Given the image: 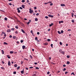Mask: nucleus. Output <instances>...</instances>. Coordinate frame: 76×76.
Masks as SVG:
<instances>
[{
    "mask_svg": "<svg viewBox=\"0 0 76 76\" xmlns=\"http://www.w3.org/2000/svg\"><path fill=\"white\" fill-rule=\"evenodd\" d=\"M47 74L48 75H49V74H50V72L48 71L47 73Z\"/></svg>",
    "mask_w": 76,
    "mask_h": 76,
    "instance_id": "49530a36",
    "label": "nucleus"
},
{
    "mask_svg": "<svg viewBox=\"0 0 76 76\" xmlns=\"http://www.w3.org/2000/svg\"><path fill=\"white\" fill-rule=\"evenodd\" d=\"M48 16H49V17H50V18H53L54 17V16H53V15H51L50 14H49L48 15Z\"/></svg>",
    "mask_w": 76,
    "mask_h": 76,
    "instance_id": "f03ea898",
    "label": "nucleus"
},
{
    "mask_svg": "<svg viewBox=\"0 0 76 76\" xmlns=\"http://www.w3.org/2000/svg\"><path fill=\"white\" fill-rule=\"evenodd\" d=\"M37 35H39V32H37Z\"/></svg>",
    "mask_w": 76,
    "mask_h": 76,
    "instance_id": "e2e57ef3",
    "label": "nucleus"
},
{
    "mask_svg": "<svg viewBox=\"0 0 76 76\" xmlns=\"http://www.w3.org/2000/svg\"><path fill=\"white\" fill-rule=\"evenodd\" d=\"M32 10H29V13H30L31 14H32Z\"/></svg>",
    "mask_w": 76,
    "mask_h": 76,
    "instance_id": "f8f14e48",
    "label": "nucleus"
},
{
    "mask_svg": "<svg viewBox=\"0 0 76 76\" xmlns=\"http://www.w3.org/2000/svg\"><path fill=\"white\" fill-rule=\"evenodd\" d=\"M53 44H51L50 46L52 48H53Z\"/></svg>",
    "mask_w": 76,
    "mask_h": 76,
    "instance_id": "58836bf2",
    "label": "nucleus"
},
{
    "mask_svg": "<svg viewBox=\"0 0 76 76\" xmlns=\"http://www.w3.org/2000/svg\"><path fill=\"white\" fill-rule=\"evenodd\" d=\"M20 69V66H18L17 67V70H19Z\"/></svg>",
    "mask_w": 76,
    "mask_h": 76,
    "instance_id": "a19ab883",
    "label": "nucleus"
},
{
    "mask_svg": "<svg viewBox=\"0 0 76 76\" xmlns=\"http://www.w3.org/2000/svg\"><path fill=\"white\" fill-rule=\"evenodd\" d=\"M38 73V72H37L36 71L34 72V74L32 75V76H37V75H36L35 73Z\"/></svg>",
    "mask_w": 76,
    "mask_h": 76,
    "instance_id": "f257e3e1",
    "label": "nucleus"
},
{
    "mask_svg": "<svg viewBox=\"0 0 76 76\" xmlns=\"http://www.w3.org/2000/svg\"><path fill=\"white\" fill-rule=\"evenodd\" d=\"M71 15H72V17H73V16H74V13H73V12H72Z\"/></svg>",
    "mask_w": 76,
    "mask_h": 76,
    "instance_id": "dca6fc26",
    "label": "nucleus"
},
{
    "mask_svg": "<svg viewBox=\"0 0 76 76\" xmlns=\"http://www.w3.org/2000/svg\"><path fill=\"white\" fill-rule=\"evenodd\" d=\"M55 41L56 42H57V41H58V40H57V39H55Z\"/></svg>",
    "mask_w": 76,
    "mask_h": 76,
    "instance_id": "13d9d810",
    "label": "nucleus"
},
{
    "mask_svg": "<svg viewBox=\"0 0 76 76\" xmlns=\"http://www.w3.org/2000/svg\"><path fill=\"white\" fill-rule=\"evenodd\" d=\"M71 21L72 22V23H75V21L74 20H71Z\"/></svg>",
    "mask_w": 76,
    "mask_h": 76,
    "instance_id": "7c9ffc66",
    "label": "nucleus"
},
{
    "mask_svg": "<svg viewBox=\"0 0 76 76\" xmlns=\"http://www.w3.org/2000/svg\"><path fill=\"white\" fill-rule=\"evenodd\" d=\"M34 10H36L37 9V7H34Z\"/></svg>",
    "mask_w": 76,
    "mask_h": 76,
    "instance_id": "37998d69",
    "label": "nucleus"
},
{
    "mask_svg": "<svg viewBox=\"0 0 76 76\" xmlns=\"http://www.w3.org/2000/svg\"><path fill=\"white\" fill-rule=\"evenodd\" d=\"M14 67H17V66H18V65L15 64V65L14 66Z\"/></svg>",
    "mask_w": 76,
    "mask_h": 76,
    "instance_id": "412c9836",
    "label": "nucleus"
},
{
    "mask_svg": "<svg viewBox=\"0 0 76 76\" xmlns=\"http://www.w3.org/2000/svg\"><path fill=\"white\" fill-rule=\"evenodd\" d=\"M69 73V72H65V74L66 75V74H67V73Z\"/></svg>",
    "mask_w": 76,
    "mask_h": 76,
    "instance_id": "680f3d73",
    "label": "nucleus"
},
{
    "mask_svg": "<svg viewBox=\"0 0 76 76\" xmlns=\"http://www.w3.org/2000/svg\"><path fill=\"white\" fill-rule=\"evenodd\" d=\"M20 9H21V10L23 9V8H22V7H20Z\"/></svg>",
    "mask_w": 76,
    "mask_h": 76,
    "instance_id": "3c124183",
    "label": "nucleus"
},
{
    "mask_svg": "<svg viewBox=\"0 0 76 76\" xmlns=\"http://www.w3.org/2000/svg\"><path fill=\"white\" fill-rule=\"evenodd\" d=\"M10 54H13V51H10Z\"/></svg>",
    "mask_w": 76,
    "mask_h": 76,
    "instance_id": "393cba45",
    "label": "nucleus"
},
{
    "mask_svg": "<svg viewBox=\"0 0 76 76\" xmlns=\"http://www.w3.org/2000/svg\"><path fill=\"white\" fill-rule=\"evenodd\" d=\"M7 57L8 58H10V56H9V55H8L7 56Z\"/></svg>",
    "mask_w": 76,
    "mask_h": 76,
    "instance_id": "f3484780",
    "label": "nucleus"
},
{
    "mask_svg": "<svg viewBox=\"0 0 76 76\" xmlns=\"http://www.w3.org/2000/svg\"><path fill=\"white\" fill-rule=\"evenodd\" d=\"M30 57L31 58H33L32 57V56H31V55H30Z\"/></svg>",
    "mask_w": 76,
    "mask_h": 76,
    "instance_id": "e433bc0d",
    "label": "nucleus"
},
{
    "mask_svg": "<svg viewBox=\"0 0 76 76\" xmlns=\"http://www.w3.org/2000/svg\"><path fill=\"white\" fill-rule=\"evenodd\" d=\"M10 65H11L10 62V61H9L8 63V66H10Z\"/></svg>",
    "mask_w": 76,
    "mask_h": 76,
    "instance_id": "39448f33",
    "label": "nucleus"
},
{
    "mask_svg": "<svg viewBox=\"0 0 76 76\" xmlns=\"http://www.w3.org/2000/svg\"><path fill=\"white\" fill-rule=\"evenodd\" d=\"M1 51L2 52V54H4V50H1Z\"/></svg>",
    "mask_w": 76,
    "mask_h": 76,
    "instance_id": "1a4fd4ad",
    "label": "nucleus"
},
{
    "mask_svg": "<svg viewBox=\"0 0 76 76\" xmlns=\"http://www.w3.org/2000/svg\"><path fill=\"white\" fill-rule=\"evenodd\" d=\"M51 41V40L50 39H48V41Z\"/></svg>",
    "mask_w": 76,
    "mask_h": 76,
    "instance_id": "864d4df0",
    "label": "nucleus"
},
{
    "mask_svg": "<svg viewBox=\"0 0 76 76\" xmlns=\"http://www.w3.org/2000/svg\"><path fill=\"white\" fill-rule=\"evenodd\" d=\"M36 16H38L39 15V13H38L36 14Z\"/></svg>",
    "mask_w": 76,
    "mask_h": 76,
    "instance_id": "8fccbe9b",
    "label": "nucleus"
},
{
    "mask_svg": "<svg viewBox=\"0 0 76 76\" xmlns=\"http://www.w3.org/2000/svg\"><path fill=\"white\" fill-rule=\"evenodd\" d=\"M34 64H35V65H36V64H37V62H35Z\"/></svg>",
    "mask_w": 76,
    "mask_h": 76,
    "instance_id": "69168bd1",
    "label": "nucleus"
},
{
    "mask_svg": "<svg viewBox=\"0 0 76 76\" xmlns=\"http://www.w3.org/2000/svg\"><path fill=\"white\" fill-rule=\"evenodd\" d=\"M44 4H48V2L45 3H44Z\"/></svg>",
    "mask_w": 76,
    "mask_h": 76,
    "instance_id": "5fc2aeb1",
    "label": "nucleus"
},
{
    "mask_svg": "<svg viewBox=\"0 0 76 76\" xmlns=\"http://www.w3.org/2000/svg\"><path fill=\"white\" fill-rule=\"evenodd\" d=\"M10 38H12V35H10L9 36Z\"/></svg>",
    "mask_w": 76,
    "mask_h": 76,
    "instance_id": "de8ad7c7",
    "label": "nucleus"
},
{
    "mask_svg": "<svg viewBox=\"0 0 76 76\" xmlns=\"http://www.w3.org/2000/svg\"><path fill=\"white\" fill-rule=\"evenodd\" d=\"M26 47L25 46V45H23L22 46V48H23V50H24V49H25V48Z\"/></svg>",
    "mask_w": 76,
    "mask_h": 76,
    "instance_id": "9b49d317",
    "label": "nucleus"
},
{
    "mask_svg": "<svg viewBox=\"0 0 76 76\" xmlns=\"http://www.w3.org/2000/svg\"><path fill=\"white\" fill-rule=\"evenodd\" d=\"M4 37H6V34H5L4 35Z\"/></svg>",
    "mask_w": 76,
    "mask_h": 76,
    "instance_id": "338daca9",
    "label": "nucleus"
},
{
    "mask_svg": "<svg viewBox=\"0 0 76 76\" xmlns=\"http://www.w3.org/2000/svg\"><path fill=\"white\" fill-rule=\"evenodd\" d=\"M48 4H49V3L51 4L52 3V1H49L48 2Z\"/></svg>",
    "mask_w": 76,
    "mask_h": 76,
    "instance_id": "2f4dec72",
    "label": "nucleus"
},
{
    "mask_svg": "<svg viewBox=\"0 0 76 76\" xmlns=\"http://www.w3.org/2000/svg\"><path fill=\"white\" fill-rule=\"evenodd\" d=\"M71 75H75V73H74V72H72L71 73Z\"/></svg>",
    "mask_w": 76,
    "mask_h": 76,
    "instance_id": "c03bdc74",
    "label": "nucleus"
},
{
    "mask_svg": "<svg viewBox=\"0 0 76 76\" xmlns=\"http://www.w3.org/2000/svg\"><path fill=\"white\" fill-rule=\"evenodd\" d=\"M21 31L22 32H23V33H24V34H25V31H24V30H23L21 29Z\"/></svg>",
    "mask_w": 76,
    "mask_h": 76,
    "instance_id": "a211bd4d",
    "label": "nucleus"
},
{
    "mask_svg": "<svg viewBox=\"0 0 76 76\" xmlns=\"http://www.w3.org/2000/svg\"><path fill=\"white\" fill-rule=\"evenodd\" d=\"M4 20H7V18L6 17H5L4 18Z\"/></svg>",
    "mask_w": 76,
    "mask_h": 76,
    "instance_id": "cd10ccee",
    "label": "nucleus"
},
{
    "mask_svg": "<svg viewBox=\"0 0 76 76\" xmlns=\"http://www.w3.org/2000/svg\"><path fill=\"white\" fill-rule=\"evenodd\" d=\"M67 64H70V62H69V61L67 62Z\"/></svg>",
    "mask_w": 76,
    "mask_h": 76,
    "instance_id": "c85d7f7f",
    "label": "nucleus"
},
{
    "mask_svg": "<svg viewBox=\"0 0 76 76\" xmlns=\"http://www.w3.org/2000/svg\"><path fill=\"white\" fill-rule=\"evenodd\" d=\"M35 69H38V70L39 69V68L38 67H36Z\"/></svg>",
    "mask_w": 76,
    "mask_h": 76,
    "instance_id": "a18cd8bd",
    "label": "nucleus"
},
{
    "mask_svg": "<svg viewBox=\"0 0 76 76\" xmlns=\"http://www.w3.org/2000/svg\"><path fill=\"white\" fill-rule=\"evenodd\" d=\"M15 34H18V31H16L15 32Z\"/></svg>",
    "mask_w": 76,
    "mask_h": 76,
    "instance_id": "bf43d9fd",
    "label": "nucleus"
},
{
    "mask_svg": "<svg viewBox=\"0 0 76 76\" xmlns=\"http://www.w3.org/2000/svg\"><path fill=\"white\" fill-rule=\"evenodd\" d=\"M61 22V23H64V21H60Z\"/></svg>",
    "mask_w": 76,
    "mask_h": 76,
    "instance_id": "4d7b16f0",
    "label": "nucleus"
},
{
    "mask_svg": "<svg viewBox=\"0 0 76 76\" xmlns=\"http://www.w3.org/2000/svg\"><path fill=\"white\" fill-rule=\"evenodd\" d=\"M50 6H53V3H51L50 4Z\"/></svg>",
    "mask_w": 76,
    "mask_h": 76,
    "instance_id": "052dcab7",
    "label": "nucleus"
},
{
    "mask_svg": "<svg viewBox=\"0 0 76 76\" xmlns=\"http://www.w3.org/2000/svg\"><path fill=\"white\" fill-rule=\"evenodd\" d=\"M61 6H62V7H63V6H65V4H61Z\"/></svg>",
    "mask_w": 76,
    "mask_h": 76,
    "instance_id": "423d86ee",
    "label": "nucleus"
},
{
    "mask_svg": "<svg viewBox=\"0 0 76 76\" xmlns=\"http://www.w3.org/2000/svg\"><path fill=\"white\" fill-rule=\"evenodd\" d=\"M9 5H10V6H11L12 5V3H10L9 4Z\"/></svg>",
    "mask_w": 76,
    "mask_h": 76,
    "instance_id": "0e129e2a",
    "label": "nucleus"
},
{
    "mask_svg": "<svg viewBox=\"0 0 76 76\" xmlns=\"http://www.w3.org/2000/svg\"><path fill=\"white\" fill-rule=\"evenodd\" d=\"M31 23V22H28L27 24H28V25H29V23Z\"/></svg>",
    "mask_w": 76,
    "mask_h": 76,
    "instance_id": "6e6d98bb",
    "label": "nucleus"
},
{
    "mask_svg": "<svg viewBox=\"0 0 76 76\" xmlns=\"http://www.w3.org/2000/svg\"><path fill=\"white\" fill-rule=\"evenodd\" d=\"M45 18H46V19H48V16H46L45 17Z\"/></svg>",
    "mask_w": 76,
    "mask_h": 76,
    "instance_id": "79ce46f5",
    "label": "nucleus"
},
{
    "mask_svg": "<svg viewBox=\"0 0 76 76\" xmlns=\"http://www.w3.org/2000/svg\"><path fill=\"white\" fill-rule=\"evenodd\" d=\"M66 70V69L65 68H64L63 69V72H64V71H65V70Z\"/></svg>",
    "mask_w": 76,
    "mask_h": 76,
    "instance_id": "a878e982",
    "label": "nucleus"
},
{
    "mask_svg": "<svg viewBox=\"0 0 76 76\" xmlns=\"http://www.w3.org/2000/svg\"><path fill=\"white\" fill-rule=\"evenodd\" d=\"M3 44L4 45H8V43H7L6 42H4Z\"/></svg>",
    "mask_w": 76,
    "mask_h": 76,
    "instance_id": "6e6552de",
    "label": "nucleus"
},
{
    "mask_svg": "<svg viewBox=\"0 0 76 76\" xmlns=\"http://www.w3.org/2000/svg\"><path fill=\"white\" fill-rule=\"evenodd\" d=\"M24 60H26L27 61H28V59H26V58H25L24 59Z\"/></svg>",
    "mask_w": 76,
    "mask_h": 76,
    "instance_id": "09e8293b",
    "label": "nucleus"
},
{
    "mask_svg": "<svg viewBox=\"0 0 76 76\" xmlns=\"http://www.w3.org/2000/svg\"><path fill=\"white\" fill-rule=\"evenodd\" d=\"M13 74H14L15 75V74H16V72H13Z\"/></svg>",
    "mask_w": 76,
    "mask_h": 76,
    "instance_id": "4c0bfd02",
    "label": "nucleus"
},
{
    "mask_svg": "<svg viewBox=\"0 0 76 76\" xmlns=\"http://www.w3.org/2000/svg\"><path fill=\"white\" fill-rule=\"evenodd\" d=\"M23 40H22L20 41L21 43H23Z\"/></svg>",
    "mask_w": 76,
    "mask_h": 76,
    "instance_id": "72a5a7b5",
    "label": "nucleus"
},
{
    "mask_svg": "<svg viewBox=\"0 0 76 76\" xmlns=\"http://www.w3.org/2000/svg\"><path fill=\"white\" fill-rule=\"evenodd\" d=\"M15 28H16V29H18V26H16Z\"/></svg>",
    "mask_w": 76,
    "mask_h": 76,
    "instance_id": "ea45409f",
    "label": "nucleus"
},
{
    "mask_svg": "<svg viewBox=\"0 0 76 76\" xmlns=\"http://www.w3.org/2000/svg\"><path fill=\"white\" fill-rule=\"evenodd\" d=\"M16 36H14L13 37V39H16Z\"/></svg>",
    "mask_w": 76,
    "mask_h": 76,
    "instance_id": "2eb2a0df",
    "label": "nucleus"
},
{
    "mask_svg": "<svg viewBox=\"0 0 76 76\" xmlns=\"http://www.w3.org/2000/svg\"><path fill=\"white\" fill-rule=\"evenodd\" d=\"M63 32H64V31L63 30L61 31V34H63Z\"/></svg>",
    "mask_w": 76,
    "mask_h": 76,
    "instance_id": "f704fd0d",
    "label": "nucleus"
},
{
    "mask_svg": "<svg viewBox=\"0 0 76 76\" xmlns=\"http://www.w3.org/2000/svg\"><path fill=\"white\" fill-rule=\"evenodd\" d=\"M35 21H38V18H35Z\"/></svg>",
    "mask_w": 76,
    "mask_h": 76,
    "instance_id": "aec40b11",
    "label": "nucleus"
},
{
    "mask_svg": "<svg viewBox=\"0 0 76 76\" xmlns=\"http://www.w3.org/2000/svg\"><path fill=\"white\" fill-rule=\"evenodd\" d=\"M43 45H48V43L46 42L45 43H44Z\"/></svg>",
    "mask_w": 76,
    "mask_h": 76,
    "instance_id": "0eeeda50",
    "label": "nucleus"
},
{
    "mask_svg": "<svg viewBox=\"0 0 76 76\" xmlns=\"http://www.w3.org/2000/svg\"><path fill=\"white\" fill-rule=\"evenodd\" d=\"M63 66L64 67H66V65H65V64H64V65H63Z\"/></svg>",
    "mask_w": 76,
    "mask_h": 76,
    "instance_id": "774afa93",
    "label": "nucleus"
},
{
    "mask_svg": "<svg viewBox=\"0 0 76 76\" xmlns=\"http://www.w3.org/2000/svg\"><path fill=\"white\" fill-rule=\"evenodd\" d=\"M58 34H61V33L60 31H58Z\"/></svg>",
    "mask_w": 76,
    "mask_h": 76,
    "instance_id": "6ab92c4d",
    "label": "nucleus"
},
{
    "mask_svg": "<svg viewBox=\"0 0 76 76\" xmlns=\"http://www.w3.org/2000/svg\"><path fill=\"white\" fill-rule=\"evenodd\" d=\"M59 51L60 53H61L62 52V51H61V49H60L59 50Z\"/></svg>",
    "mask_w": 76,
    "mask_h": 76,
    "instance_id": "c9c22d12",
    "label": "nucleus"
},
{
    "mask_svg": "<svg viewBox=\"0 0 76 76\" xmlns=\"http://www.w3.org/2000/svg\"><path fill=\"white\" fill-rule=\"evenodd\" d=\"M11 32V30L10 29H8L7 30V32Z\"/></svg>",
    "mask_w": 76,
    "mask_h": 76,
    "instance_id": "20e7f679",
    "label": "nucleus"
},
{
    "mask_svg": "<svg viewBox=\"0 0 76 76\" xmlns=\"http://www.w3.org/2000/svg\"><path fill=\"white\" fill-rule=\"evenodd\" d=\"M35 40H38V37H35Z\"/></svg>",
    "mask_w": 76,
    "mask_h": 76,
    "instance_id": "c756f323",
    "label": "nucleus"
},
{
    "mask_svg": "<svg viewBox=\"0 0 76 76\" xmlns=\"http://www.w3.org/2000/svg\"><path fill=\"white\" fill-rule=\"evenodd\" d=\"M64 53L65 52L64 51H63V52H61V53H62V54L64 55Z\"/></svg>",
    "mask_w": 76,
    "mask_h": 76,
    "instance_id": "4be33fe9",
    "label": "nucleus"
},
{
    "mask_svg": "<svg viewBox=\"0 0 76 76\" xmlns=\"http://www.w3.org/2000/svg\"><path fill=\"white\" fill-rule=\"evenodd\" d=\"M66 57H67V58H70V56H69V55H67L66 56Z\"/></svg>",
    "mask_w": 76,
    "mask_h": 76,
    "instance_id": "5701e85b",
    "label": "nucleus"
},
{
    "mask_svg": "<svg viewBox=\"0 0 76 76\" xmlns=\"http://www.w3.org/2000/svg\"><path fill=\"white\" fill-rule=\"evenodd\" d=\"M21 7L23 8V9H24L25 8V5H22L21 6Z\"/></svg>",
    "mask_w": 76,
    "mask_h": 76,
    "instance_id": "9d476101",
    "label": "nucleus"
},
{
    "mask_svg": "<svg viewBox=\"0 0 76 76\" xmlns=\"http://www.w3.org/2000/svg\"><path fill=\"white\" fill-rule=\"evenodd\" d=\"M21 73L22 74H24V72L23 71H21Z\"/></svg>",
    "mask_w": 76,
    "mask_h": 76,
    "instance_id": "ddd939ff",
    "label": "nucleus"
},
{
    "mask_svg": "<svg viewBox=\"0 0 76 76\" xmlns=\"http://www.w3.org/2000/svg\"><path fill=\"white\" fill-rule=\"evenodd\" d=\"M1 68L3 70H4V67H1Z\"/></svg>",
    "mask_w": 76,
    "mask_h": 76,
    "instance_id": "473e14b6",
    "label": "nucleus"
},
{
    "mask_svg": "<svg viewBox=\"0 0 76 76\" xmlns=\"http://www.w3.org/2000/svg\"><path fill=\"white\" fill-rule=\"evenodd\" d=\"M11 31H15V28H13L11 29Z\"/></svg>",
    "mask_w": 76,
    "mask_h": 76,
    "instance_id": "bb28decb",
    "label": "nucleus"
},
{
    "mask_svg": "<svg viewBox=\"0 0 76 76\" xmlns=\"http://www.w3.org/2000/svg\"><path fill=\"white\" fill-rule=\"evenodd\" d=\"M53 25V23H51V24L49 25V26H52Z\"/></svg>",
    "mask_w": 76,
    "mask_h": 76,
    "instance_id": "4468645a",
    "label": "nucleus"
},
{
    "mask_svg": "<svg viewBox=\"0 0 76 76\" xmlns=\"http://www.w3.org/2000/svg\"><path fill=\"white\" fill-rule=\"evenodd\" d=\"M17 10H18V13H20V10H19V8H18L17 9Z\"/></svg>",
    "mask_w": 76,
    "mask_h": 76,
    "instance_id": "7ed1b4c3",
    "label": "nucleus"
},
{
    "mask_svg": "<svg viewBox=\"0 0 76 76\" xmlns=\"http://www.w3.org/2000/svg\"><path fill=\"white\" fill-rule=\"evenodd\" d=\"M59 44H60V45H63V43H62V42H60L59 43Z\"/></svg>",
    "mask_w": 76,
    "mask_h": 76,
    "instance_id": "b1692460",
    "label": "nucleus"
},
{
    "mask_svg": "<svg viewBox=\"0 0 76 76\" xmlns=\"http://www.w3.org/2000/svg\"><path fill=\"white\" fill-rule=\"evenodd\" d=\"M25 0H22V2H25Z\"/></svg>",
    "mask_w": 76,
    "mask_h": 76,
    "instance_id": "603ef678",
    "label": "nucleus"
}]
</instances>
